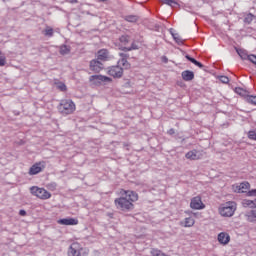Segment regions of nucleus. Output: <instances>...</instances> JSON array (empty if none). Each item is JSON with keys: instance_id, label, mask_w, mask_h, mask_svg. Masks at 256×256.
Segmentation results:
<instances>
[{"instance_id": "nucleus-12", "label": "nucleus", "mask_w": 256, "mask_h": 256, "mask_svg": "<svg viewBox=\"0 0 256 256\" xmlns=\"http://www.w3.org/2000/svg\"><path fill=\"white\" fill-rule=\"evenodd\" d=\"M231 241V236L227 232H221L218 234V243L220 245H229V242Z\"/></svg>"}, {"instance_id": "nucleus-9", "label": "nucleus", "mask_w": 256, "mask_h": 256, "mask_svg": "<svg viewBox=\"0 0 256 256\" xmlns=\"http://www.w3.org/2000/svg\"><path fill=\"white\" fill-rule=\"evenodd\" d=\"M190 207L191 209H195L197 211L205 209V205L203 204V200H201L200 196H196L191 199Z\"/></svg>"}, {"instance_id": "nucleus-36", "label": "nucleus", "mask_w": 256, "mask_h": 256, "mask_svg": "<svg viewBox=\"0 0 256 256\" xmlns=\"http://www.w3.org/2000/svg\"><path fill=\"white\" fill-rule=\"evenodd\" d=\"M174 39H175L176 43H178V45L183 44V40H181V38L174 36Z\"/></svg>"}, {"instance_id": "nucleus-27", "label": "nucleus", "mask_w": 256, "mask_h": 256, "mask_svg": "<svg viewBox=\"0 0 256 256\" xmlns=\"http://www.w3.org/2000/svg\"><path fill=\"white\" fill-rule=\"evenodd\" d=\"M5 65H7V57L0 51V67H5Z\"/></svg>"}, {"instance_id": "nucleus-32", "label": "nucleus", "mask_w": 256, "mask_h": 256, "mask_svg": "<svg viewBox=\"0 0 256 256\" xmlns=\"http://www.w3.org/2000/svg\"><path fill=\"white\" fill-rule=\"evenodd\" d=\"M246 100L248 103H251V105H256V96H247Z\"/></svg>"}, {"instance_id": "nucleus-31", "label": "nucleus", "mask_w": 256, "mask_h": 256, "mask_svg": "<svg viewBox=\"0 0 256 256\" xmlns=\"http://www.w3.org/2000/svg\"><path fill=\"white\" fill-rule=\"evenodd\" d=\"M248 139L252 141H256V130H252L248 132Z\"/></svg>"}, {"instance_id": "nucleus-14", "label": "nucleus", "mask_w": 256, "mask_h": 256, "mask_svg": "<svg viewBox=\"0 0 256 256\" xmlns=\"http://www.w3.org/2000/svg\"><path fill=\"white\" fill-rule=\"evenodd\" d=\"M103 69V63L98 60L90 61V70L94 71V73H99Z\"/></svg>"}, {"instance_id": "nucleus-10", "label": "nucleus", "mask_w": 256, "mask_h": 256, "mask_svg": "<svg viewBox=\"0 0 256 256\" xmlns=\"http://www.w3.org/2000/svg\"><path fill=\"white\" fill-rule=\"evenodd\" d=\"M108 75L120 79V77H123V68L120 66H112L108 70Z\"/></svg>"}, {"instance_id": "nucleus-4", "label": "nucleus", "mask_w": 256, "mask_h": 256, "mask_svg": "<svg viewBox=\"0 0 256 256\" xmlns=\"http://www.w3.org/2000/svg\"><path fill=\"white\" fill-rule=\"evenodd\" d=\"M67 256H89V250L86 247H83V244L73 242L68 247Z\"/></svg>"}, {"instance_id": "nucleus-21", "label": "nucleus", "mask_w": 256, "mask_h": 256, "mask_svg": "<svg viewBox=\"0 0 256 256\" xmlns=\"http://www.w3.org/2000/svg\"><path fill=\"white\" fill-rule=\"evenodd\" d=\"M186 59L191 63H193L194 65H196V67H199V69H203V65L201 64V62L197 61L195 58H192L191 56L186 55Z\"/></svg>"}, {"instance_id": "nucleus-26", "label": "nucleus", "mask_w": 256, "mask_h": 256, "mask_svg": "<svg viewBox=\"0 0 256 256\" xmlns=\"http://www.w3.org/2000/svg\"><path fill=\"white\" fill-rule=\"evenodd\" d=\"M235 93H237V95H240L241 97H247L246 90L241 87L235 88Z\"/></svg>"}, {"instance_id": "nucleus-39", "label": "nucleus", "mask_w": 256, "mask_h": 256, "mask_svg": "<svg viewBox=\"0 0 256 256\" xmlns=\"http://www.w3.org/2000/svg\"><path fill=\"white\" fill-rule=\"evenodd\" d=\"M77 0H69V3H77Z\"/></svg>"}, {"instance_id": "nucleus-6", "label": "nucleus", "mask_w": 256, "mask_h": 256, "mask_svg": "<svg viewBox=\"0 0 256 256\" xmlns=\"http://www.w3.org/2000/svg\"><path fill=\"white\" fill-rule=\"evenodd\" d=\"M90 83L92 85H107V83H111L113 81L110 77L103 76V75H92L89 78Z\"/></svg>"}, {"instance_id": "nucleus-25", "label": "nucleus", "mask_w": 256, "mask_h": 256, "mask_svg": "<svg viewBox=\"0 0 256 256\" xmlns=\"http://www.w3.org/2000/svg\"><path fill=\"white\" fill-rule=\"evenodd\" d=\"M160 1L165 5H169V7H175V5H179V3H177V0H160Z\"/></svg>"}, {"instance_id": "nucleus-16", "label": "nucleus", "mask_w": 256, "mask_h": 256, "mask_svg": "<svg viewBox=\"0 0 256 256\" xmlns=\"http://www.w3.org/2000/svg\"><path fill=\"white\" fill-rule=\"evenodd\" d=\"M97 59L99 61H107V59H109V51L107 49L99 50Z\"/></svg>"}, {"instance_id": "nucleus-35", "label": "nucleus", "mask_w": 256, "mask_h": 256, "mask_svg": "<svg viewBox=\"0 0 256 256\" xmlns=\"http://www.w3.org/2000/svg\"><path fill=\"white\" fill-rule=\"evenodd\" d=\"M254 17L255 16L253 14H248L245 19H246V21L251 22V21H253Z\"/></svg>"}, {"instance_id": "nucleus-8", "label": "nucleus", "mask_w": 256, "mask_h": 256, "mask_svg": "<svg viewBox=\"0 0 256 256\" xmlns=\"http://www.w3.org/2000/svg\"><path fill=\"white\" fill-rule=\"evenodd\" d=\"M45 161L36 162L32 167L29 169V175H39L45 169Z\"/></svg>"}, {"instance_id": "nucleus-22", "label": "nucleus", "mask_w": 256, "mask_h": 256, "mask_svg": "<svg viewBox=\"0 0 256 256\" xmlns=\"http://www.w3.org/2000/svg\"><path fill=\"white\" fill-rule=\"evenodd\" d=\"M71 53V48L67 45H62L60 47V55H69Z\"/></svg>"}, {"instance_id": "nucleus-15", "label": "nucleus", "mask_w": 256, "mask_h": 256, "mask_svg": "<svg viewBox=\"0 0 256 256\" xmlns=\"http://www.w3.org/2000/svg\"><path fill=\"white\" fill-rule=\"evenodd\" d=\"M183 81H193L195 79V73L191 70H186L181 73Z\"/></svg>"}, {"instance_id": "nucleus-29", "label": "nucleus", "mask_w": 256, "mask_h": 256, "mask_svg": "<svg viewBox=\"0 0 256 256\" xmlns=\"http://www.w3.org/2000/svg\"><path fill=\"white\" fill-rule=\"evenodd\" d=\"M135 49H139V47H137V45L135 44H132L131 47H125V46L121 47L122 51H133Z\"/></svg>"}, {"instance_id": "nucleus-28", "label": "nucleus", "mask_w": 256, "mask_h": 256, "mask_svg": "<svg viewBox=\"0 0 256 256\" xmlns=\"http://www.w3.org/2000/svg\"><path fill=\"white\" fill-rule=\"evenodd\" d=\"M150 254L152 256H162L163 255V252L157 248H152L151 251H150Z\"/></svg>"}, {"instance_id": "nucleus-3", "label": "nucleus", "mask_w": 256, "mask_h": 256, "mask_svg": "<svg viewBox=\"0 0 256 256\" xmlns=\"http://www.w3.org/2000/svg\"><path fill=\"white\" fill-rule=\"evenodd\" d=\"M235 211H237V203L235 201L223 203L218 208V213L221 217H233Z\"/></svg>"}, {"instance_id": "nucleus-37", "label": "nucleus", "mask_w": 256, "mask_h": 256, "mask_svg": "<svg viewBox=\"0 0 256 256\" xmlns=\"http://www.w3.org/2000/svg\"><path fill=\"white\" fill-rule=\"evenodd\" d=\"M19 215H20L21 217H25V215H27V212H26L25 210H20V211H19Z\"/></svg>"}, {"instance_id": "nucleus-24", "label": "nucleus", "mask_w": 256, "mask_h": 256, "mask_svg": "<svg viewBox=\"0 0 256 256\" xmlns=\"http://www.w3.org/2000/svg\"><path fill=\"white\" fill-rule=\"evenodd\" d=\"M119 41H120L121 45L125 46V45H128V44H129L130 38H129L128 35H122V36L119 38Z\"/></svg>"}, {"instance_id": "nucleus-18", "label": "nucleus", "mask_w": 256, "mask_h": 256, "mask_svg": "<svg viewBox=\"0 0 256 256\" xmlns=\"http://www.w3.org/2000/svg\"><path fill=\"white\" fill-rule=\"evenodd\" d=\"M182 227H193L195 225V219L193 217H187L181 222Z\"/></svg>"}, {"instance_id": "nucleus-17", "label": "nucleus", "mask_w": 256, "mask_h": 256, "mask_svg": "<svg viewBox=\"0 0 256 256\" xmlns=\"http://www.w3.org/2000/svg\"><path fill=\"white\" fill-rule=\"evenodd\" d=\"M120 57H122V59L119 61V63L122 65V67H124V69H131V64L129 61H127V55L120 54Z\"/></svg>"}, {"instance_id": "nucleus-1", "label": "nucleus", "mask_w": 256, "mask_h": 256, "mask_svg": "<svg viewBox=\"0 0 256 256\" xmlns=\"http://www.w3.org/2000/svg\"><path fill=\"white\" fill-rule=\"evenodd\" d=\"M119 197L114 200V205L119 211L129 213L135 209V203L139 201V194L133 190L120 189Z\"/></svg>"}, {"instance_id": "nucleus-2", "label": "nucleus", "mask_w": 256, "mask_h": 256, "mask_svg": "<svg viewBox=\"0 0 256 256\" xmlns=\"http://www.w3.org/2000/svg\"><path fill=\"white\" fill-rule=\"evenodd\" d=\"M57 109L60 115L66 117L67 115H73V113L77 111V105H75V102L71 99H62L60 100Z\"/></svg>"}, {"instance_id": "nucleus-23", "label": "nucleus", "mask_w": 256, "mask_h": 256, "mask_svg": "<svg viewBox=\"0 0 256 256\" xmlns=\"http://www.w3.org/2000/svg\"><path fill=\"white\" fill-rule=\"evenodd\" d=\"M54 30L50 26H47L45 30L43 31V34L45 37H53Z\"/></svg>"}, {"instance_id": "nucleus-38", "label": "nucleus", "mask_w": 256, "mask_h": 256, "mask_svg": "<svg viewBox=\"0 0 256 256\" xmlns=\"http://www.w3.org/2000/svg\"><path fill=\"white\" fill-rule=\"evenodd\" d=\"M168 134L169 135H174L175 134V130L173 128H171L170 130H168Z\"/></svg>"}, {"instance_id": "nucleus-11", "label": "nucleus", "mask_w": 256, "mask_h": 256, "mask_svg": "<svg viewBox=\"0 0 256 256\" xmlns=\"http://www.w3.org/2000/svg\"><path fill=\"white\" fill-rule=\"evenodd\" d=\"M58 225H79V220L77 218H62L57 220Z\"/></svg>"}, {"instance_id": "nucleus-13", "label": "nucleus", "mask_w": 256, "mask_h": 256, "mask_svg": "<svg viewBox=\"0 0 256 256\" xmlns=\"http://www.w3.org/2000/svg\"><path fill=\"white\" fill-rule=\"evenodd\" d=\"M185 157L186 159H189V161H199L202 155L197 150H191L185 154Z\"/></svg>"}, {"instance_id": "nucleus-7", "label": "nucleus", "mask_w": 256, "mask_h": 256, "mask_svg": "<svg viewBox=\"0 0 256 256\" xmlns=\"http://www.w3.org/2000/svg\"><path fill=\"white\" fill-rule=\"evenodd\" d=\"M250 188L251 184H249V182H242L240 184L232 185L234 193H249Z\"/></svg>"}, {"instance_id": "nucleus-5", "label": "nucleus", "mask_w": 256, "mask_h": 256, "mask_svg": "<svg viewBox=\"0 0 256 256\" xmlns=\"http://www.w3.org/2000/svg\"><path fill=\"white\" fill-rule=\"evenodd\" d=\"M30 193L34 195V197H38V199H42V201H47V199H51V194L45 188L32 186L30 188Z\"/></svg>"}, {"instance_id": "nucleus-30", "label": "nucleus", "mask_w": 256, "mask_h": 256, "mask_svg": "<svg viewBox=\"0 0 256 256\" xmlns=\"http://www.w3.org/2000/svg\"><path fill=\"white\" fill-rule=\"evenodd\" d=\"M125 20L128 21L129 23H136V21H137V16H133V15L126 16V17H125Z\"/></svg>"}, {"instance_id": "nucleus-20", "label": "nucleus", "mask_w": 256, "mask_h": 256, "mask_svg": "<svg viewBox=\"0 0 256 256\" xmlns=\"http://www.w3.org/2000/svg\"><path fill=\"white\" fill-rule=\"evenodd\" d=\"M236 52L238 53L239 57L243 60L249 59V54L244 49H236Z\"/></svg>"}, {"instance_id": "nucleus-34", "label": "nucleus", "mask_w": 256, "mask_h": 256, "mask_svg": "<svg viewBox=\"0 0 256 256\" xmlns=\"http://www.w3.org/2000/svg\"><path fill=\"white\" fill-rule=\"evenodd\" d=\"M220 81H221V83L227 84V83H229V77H227V76H220Z\"/></svg>"}, {"instance_id": "nucleus-33", "label": "nucleus", "mask_w": 256, "mask_h": 256, "mask_svg": "<svg viewBox=\"0 0 256 256\" xmlns=\"http://www.w3.org/2000/svg\"><path fill=\"white\" fill-rule=\"evenodd\" d=\"M57 89H59L60 91H67V86L65 85V83H58Z\"/></svg>"}, {"instance_id": "nucleus-19", "label": "nucleus", "mask_w": 256, "mask_h": 256, "mask_svg": "<svg viewBox=\"0 0 256 256\" xmlns=\"http://www.w3.org/2000/svg\"><path fill=\"white\" fill-rule=\"evenodd\" d=\"M242 206L247 208V207H250V209H255L256 207V201L254 200H249V199H244L242 201Z\"/></svg>"}]
</instances>
